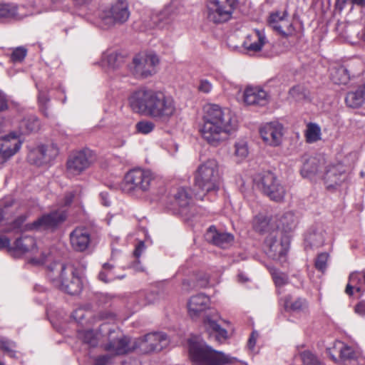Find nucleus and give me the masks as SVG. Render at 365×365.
<instances>
[{"mask_svg": "<svg viewBox=\"0 0 365 365\" xmlns=\"http://www.w3.org/2000/svg\"><path fill=\"white\" fill-rule=\"evenodd\" d=\"M203 110V124L200 128L202 137L208 144L216 147L236 128L237 121L228 109H222L218 105L207 104Z\"/></svg>", "mask_w": 365, "mask_h": 365, "instance_id": "nucleus-1", "label": "nucleus"}, {"mask_svg": "<svg viewBox=\"0 0 365 365\" xmlns=\"http://www.w3.org/2000/svg\"><path fill=\"white\" fill-rule=\"evenodd\" d=\"M129 103L135 113L163 121L168 120L175 112V103L170 96L145 88L133 92L129 98Z\"/></svg>", "mask_w": 365, "mask_h": 365, "instance_id": "nucleus-2", "label": "nucleus"}, {"mask_svg": "<svg viewBox=\"0 0 365 365\" xmlns=\"http://www.w3.org/2000/svg\"><path fill=\"white\" fill-rule=\"evenodd\" d=\"M188 344L190 356L194 365H227L238 361L235 357L213 349L197 336L190 339Z\"/></svg>", "mask_w": 365, "mask_h": 365, "instance_id": "nucleus-3", "label": "nucleus"}, {"mask_svg": "<svg viewBox=\"0 0 365 365\" xmlns=\"http://www.w3.org/2000/svg\"><path fill=\"white\" fill-rule=\"evenodd\" d=\"M48 277L55 287L69 294H78L82 290L81 278L71 266L54 262L48 267Z\"/></svg>", "mask_w": 365, "mask_h": 365, "instance_id": "nucleus-4", "label": "nucleus"}, {"mask_svg": "<svg viewBox=\"0 0 365 365\" xmlns=\"http://www.w3.org/2000/svg\"><path fill=\"white\" fill-rule=\"evenodd\" d=\"M218 162L210 158L199 165L195 174V186L202 192L216 191L220 183Z\"/></svg>", "mask_w": 365, "mask_h": 365, "instance_id": "nucleus-5", "label": "nucleus"}, {"mask_svg": "<svg viewBox=\"0 0 365 365\" xmlns=\"http://www.w3.org/2000/svg\"><path fill=\"white\" fill-rule=\"evenodd\" d=\"M153 176L150 170L134 169L128 172L122 184V190L127 193L148 190Z\"/></svg>", "mask_w": 365, "mask_h": 365, "instance_id": "nucleus-6", "label": "nucleus"}, {"mask_svg": "<svg viewBox=\"0 0 365 365\" xmlns=\"http://www.w3.org/2000/svg\"><path fill=\"white\" fill-rule=\"evenodd\" d=\"M38 249L36 247L35 239L31 236H24L17 238L12 245L11 255L14 257H19L27 252H31L35 255L34 257L29 259V262L34 265L43 264L47 259L49 252L47 251H41L40 256H37Z\"/></svg>", "mask_w": 365, "mask_h": 365, "instance_id": "nucleus-7", "label": "nucleus"}, {"mask_svg": "<svg viewBox=\"0 0 365 365\" xmlns=\"http://www.w3.org/2000/svg\"><path fill=\"white\" fill-rule=\"evenodd\" d=\"M130 15L128 1L118 0L112 4L108 9L103 11L101 19L103 26L110 28L116 24H123L128 20Z\"/></svg>", "mask_w": 365, "mask_h": 365, "instance_id": "nucleus-8", "label": "nucleus"}, {"mask_svg": "<svg viewBox=\"0 0 365 365\" xmlns=\"http://www.w3.org/2000/svg\"><path fill=\"white\" fill-rule=\"evenodd\" d=\"M235 7V0H208L207 18L215 24L227 22L232 18Z\"/></svg>", "mask_w": 365, "mask_h": 365, "instance_id": "nucleus-9", "label": "nucleus"}, {"mask_svg": "<svg viewBox=\"0 0 365 365\" xmlns=\"http://www.w3.org/2000/svg\"><path fill=\"white\" fill-rule=\"evenodd\" d=\"M257 181V186L262 190L264 194L268 196L275 202L280 203L285 195L283 186L279 183L275 175L269 171L263 172L259 174Z\"/></svg>", "mask_w": 365, "mask_h": 365, "instance_id": "nucleus-10", "label": "nucleus"}, {"mask_svg": "<svg viewBox=\"0 0 365 365\" xmlns=\"http://www.w3.org/2000/svg\"><path fill=\"white\" fill-rule=\"evenodd\" d=\"M268 24L274 31L284 37L292 36L295 34V28L287 9L272 12L268 18Z\"/></svg>", "mask_w": 365, "mask_h": 365, "instance_id": "nucleus-11", "label": "nucleus"}, {"mask_svg": "<svg viewBox=\"0 0 365 365\" xmlns=\"http://www.w3.org/2000/svg\"><path fill=\"white\" fill-rule=\"evenodd\" d=\"M168 343V340L165 334L153 332L135 339L134 348L139 349L143 353L159 351L167 346Z\"/></svg>", "mask_w": 365, "mask_h": 365, "instance_id": "nucleus-12", "label": "nucleus"}, {"mask_svg": "<svg viewBox=\"0 0 365 365\" xmlns=\"http://www.w3.org/2000/svg\"><path fill=\"white\" fill-rule=\"evenodd\" d=\"M93 158V153L89 149L73 153L67 160V172L73 175L81 174L91 165Z\"/></svg>", "mask_w": 365, "mask_h": 365, "instance_id": "nucleus-13", "label": "nucleus"}, {"mask_svg": "<svg viewBox=\"0 0 365 365\" xmlns=\"http://www.w3.org/2000/svg\"><path fill=\"white\" fill-rule=\"evenodd\" d=\"M158 63L159 59L155 54L137 56L133 58V73L136 78H146L155 73V66Z\"/></svg>", "mask_w": 365, "mask_h": 365, "instance_id": "nucleus-14", "label": "nucleus"}, {"mask_svg": "<svg viewBox=\"0 0 365 365\" xmlns=\"http://www.w3.org/2000/svg\"><path fill=\"white\" fill-rule=\"evenodd\" d=\"M22 142L16 133L0 138V165L6 163L21 148Z\"/></svg>", "mask_w": 365, "mask_h": 365, "instance_id": "nucleus-15", "label": "nucleus"}, {"mask_svg": "<svg viewBox=\"0 0 365 365\" xmlns=\"http://www.w3.org/2000/svg\"><path fill=\"white\" fill-rule=\"evenodd\" d=\"M66 218V211L58 209L42 215L32 223L31 227L36 230H53L62 224Z\"/></svg>", "mask_w": 365, "mask_h": 365, "instance_id": "nucleus-16", "label": "nucleus"}, {"mask_svg": "<svg viewBox=\"0 0 365 365\" xmlns=\"http://www.w3.org/2000/svg\"><path fill=\"white\" fill-rule=\"evenodd\" d=\"M259 134L267 145L276 147L282 143L283 126L277 122L268 123L260 127Z\"/></svg>", "mask_w": 365, "mask_h": 365, "instance_id": "nucleus-17", "label": "nucleus"}, {"mask_svg": "<svg viewBox=\"0 0 365 365\" xmlns=\"http://www.w3.org/2000/svg\"><path fill=\"white\" fill-rule=\"evenodd\" d=\"M115 331H109V342L106 344L105 349L112 351L115 354H123L130 351L137 349L134 348L135 340L132 342L128 336L117 335L116 337L113 336Z\"/></svg>", "mask_w": 365, "mask_h": 365, "instance_id": "nucleus-18", "label": "nucleus"}, {"mask_svg": "<svg viewBox=\"0 0 365 365\" xmlns=\"http://www.w3.org/2000/svg\"><path fill=\"white\" fill-rule=\"evenodd\" d=\"M264 243L269 257L281 262L285 261L288 245L287 242L278 240L277 232L267 236Z\"/></svg>", "mask_w": 365, "mask_h": 365, "instance_id": "nucleus-19", "label": "nucleus"}, {"mask_svg": "<svg viewBox=\"0 0 365 365\" xmlns=\"http://www.w3.org/2000/svg\"><path fill=\"white\" fill-rule=\"evenodd\" d=\"M218 319L217 313H210L205 317L203 323L208 334L210 336L214 335L215 339L221 343L227 339L228 336L227 330L218 324Z\"/></svg>", "mask_w": 365, "mask_h": 365, "instance_id": "nucleus-20", "label": "nucleus"}, {"mask_svg": "<svg viewBox=\"0 0 365 365\" xmlns=\"http://www.w3.org/2000/svg\"><path fill=\"white\" fill-rule=\"evenodd\" d=\"M70 242L72 248L78 252L86 250L91 243V234L84 227H78L70 233Z\"/></svg>", "mask_w": 365, "mask_h": 365, "instance_id": "nucleus-21", "label": "nucleus"}, {"mask_svg": "<svg viewBox=\"0 0 365 365\" xmlns=\"http://www.w3.org/2000/svg\"><path fill=\"white\" fill-rule=\"evenodd\" d=\"M300 215L294 212H287L274 216L276 229L284 233H290L297 228Z\"/></svg>", "mask_w": 365, "mask_h": 365, "instance_id": "nucleus-22", "label": "nucleus"}, {"mask_svg": "<svg viewBox=\"0 0 365 365\" xmlns=\"http://www.w3.org/2000/svg\"><path fill=\"white\" fill-rule=\"evenodd\" d=\"M24 6L14 3H0V20L1 21H19L27 16Z\"/></svg>", "mask_w": 365, "mask_h": 365, "instance_id": "nucleus-23", "label": "nucleus"}, {"mask_svg": "<svg viewBox=\"0 0 365 365\" xmlns=\"http://www.w3.org/2000/svg\"><path fill=\"white\" fill-rule=\"evenodd\" d=\"M205 238L208 242L221 248L230 247L234 241V236L232 235L227 232H220L217 230L214 225L210 226L207 229Z\"/></svg>", "mask_w": 365, "mask_h": 365, "instance_id": "nucleus-24", "label": "nucleus"}, {"mask_svg": "<svg viewBox=\"0 0 365 365\" xmlns=\"http://www.w3.org/2000/svg\"><path fill=\"white\" fill-rule=\"evenodd\" d=\"M252 226L254 230L261 235H270L277 232L274 217H268L264 213H259L254 217Z\"/></svg>", "mask_w": 365, "mask_h": 365, "instance_id": "nucleus-25", "label": "nucleus"}, {"mask_svg": "<svg viewBox=\"0 0 365 365\" xmlns=\"http://www.w3.org/2000/svg\"><path fill=\"white\" fill-rule=\"evenodd\" d=\"M324 231L319 225L311 226L304 235L306 249H314L322 247L324 243Z\"/></svg>", "mask_w": 365, "mask_h": 365, "instance_id": "nucleus-26", "label": "nucleus"}, {"mask_svg": "<svg viewBox=\"0 0 365 365\" xmlns=\"http://www.w3.org/2000/svg\"><path fill=\"white\" fill-rule=\"evenodd\" d=\"M267 42L264 29H255L251 34L247 35L243 43L244 48L248 52H258Z\"/></svg>", "mask_w": 365, "mask_h": 365, "instance_id": "nucleus-27", "label": "nucleus"}, {"mask_svg": "<svg viewBox=\"0 0 365 365\" xmlns=\"http://www.w3.org/2000/svg\"><path fill=\"white\" fill-rule=\"evenodd\" d=\"M244 101L247 105L265 106L267 102V93L258 87H248L244 92Z\"/></svg>", "mask_w": 365, "mask_h": 365, "instance_id": "nucleus-28", "label": "nucleus"}, {"mask_svg": "<svg viewBox=\"0 0 365 365\" xmlns=\"http://www.w3.org/2000/svg\"><path fill=\"white\" fill-rule=\"evenodd\" d=\"M209 302L210 299L203 294L191 297L187 302L188 313L190 317L197 318L208 307Z\"/></svg>", "mask_w": 365, "mask_h": 365, "instance_id": "nucleus-29", "label": "nucleus"}, {"mask_svg": "<svg viewBox=\"0 0 365 365\" xmlns=\"http://www.w3.org/2000/svg\"><path fill=\"white\" fill-rule=\"evenodd\" d=\"M325 163L321 156L308 157L304 158L301 168V174L304 178H312L316 175Z\"/></svg>", "mask_w": 365, "mask_h": 365, "instance_id": "nucleus-30", "label": "nucleus"}, {"mask_svg": "<svg viewBox=\"0 0 365 365\" xmlns=\"http://www.w3.org/2000/svg\"><path fill=\"white\" fill-rule=\"evenodd\" d=\"M342 173V165L338 163L328 168L324 177L327 189H334L340 186L341 183V175Z\"/></svg>", "mask_w": 365, "mask_h": 365, "instance_id": "nucleus-31", "label": "nucleus"}, {"mask_svg": "<svg viewBox=\"0 0 365 365\" xmlns=\"http://www.w3.org/2000/svg\"><path fill=\"white\" fill-rule=\"evenodd\" d=\"M205 194L203 195L198 194L193 195L191 190L188 187H180L174 194L176 202H178L179 205H189L190 203H192L193 197L197 200H202Z\"/></svg>", "mask_w": 365, "mask_h": 365, "instance_id": "nucleus-32", "label": "nucleus"}, {"mask_svg": "<svg viewBox=\"0 0 365 365\" xmlns=\"http://www.w3.org/2000/svg\"><path fill=\"white\" fill-rule=\"evenodd\" d=\"M38 153L41 155V158L37 163L47 164L57 157L58 155V148L57 145L53 143L41 145H39Z\"/></svg>", "mask_w": 365, "mask_h": 365, "instance_id": "nucleus-33", "label": "nucleus"}, {"mask_svg": "<svg viewBox=\"0 0 365 365\" xmlns=\"http://www.w3.org/2000/svg\"><path fill=\"white\" fill-rule=\"evenodd\" d=\"M345 101L346 105L351 108H358L362 106L365 103V85L356 91L348 93Z\"/></svg>", "mask_w": 365, "mask_h": 365, "instance_id": "nucleus-34", "label": "nucleus"}, {"mask_svg": "<svg viewBox=\"0 0 365 365\" xmlns=\"http://www.w3.org/2000/svg\"><path fill=\"white\" fill-rule=\"evenodd\" d=\"M151 21L153 25L150 27L163 29L171 21L170 8L167 7L158 13L153 14L151 16Z\"/></svg>", "mask_w": 365, "mask_h": 365, "instance_id": "nucleus-35", "label": "nucleus"}, {"mask_svg": "<svg viewBox=\"0 0 365 365\" xmlns=\"http://www.w3.org/2000/svg\"><path fill=\"white\" fill-rule=\"evenodd\" d=\"M284 306L287 309L299 312L306 310L308 307V304L305 299L297 298L292 300L291 297H287L284 300Z\"/></svg>", "mask_w": 365, "mask_h": 365, "instance_id": "nucleus-36", "label": "nucleus"}, {"mask_svg": "<svg viewBox=\"0 0 365 365\" xmlns=\"http://www.w3.org/2000/svg\"><path fill=\"white\" fill-rule=\"evenodd\" d=\"M103 61L107 63L109 67H118L123 62V56L115 51H108L103 55Z\"/></svg>", "mask_w": 365, "mask_h": 365, "instance_id": "nucleus-37", "label": "nucleus"}, {"mask_svg": "<svg viewBox=\"0 0 365 365\" xmlns=\"http://www.w3.org/2000/svg\"><path fill=\"white\" fill-rule=\"evenodd\" d=\"M309 91L302 85L293 86L289 89V97L296 101L304 100L309 96Z\"/></svg>", "mask_w": 365, "mask_h": 365, "instance_id": "nucleus-38", "label": "nucleus"}, {"mask_svg": "<svg viewBox=\"0 0 365 365\" xmlns=\"http://www.w3.org/2000/svg\"><path fill=\"white\" fill-rule=\"evenodd\" d=\"M114 266L109 263L103 264L102 269L98 274L99 280L108 283L115 279V275L113 272Z\"/></svg>", "mask_w": 365, "mask_h": 365, "instance_id": "nucleus-39", "label": "nucleus"}, {"mask_svg": "<svg viewBox=\"0 0 365 365\" xmlns=\"http://www.w3.org/2000/svg\"><path fill=\"white\" fill-rule=\"evenodd\" d=\"M320 128L314 123H309L307 125L305 136L307 142L309 143H315L320 139Z\"/></svg>", "mask_w": 365, "mask_h": 365, "instance_id": "nucleus-40", "label": "nucleus"}, {"mask_svg": "<svg viewBox=\"0 0 365 365\" xmlns=\"http://www.w3.org/2000/svg\"><path fill=\"white\" fill-rule=\"evenodd\" d=\"M331 359L337 364H340L342 360V343L337 341L333 347L327 349Z\"/></svg>", "mask_w": 365, "mask_h": 365, "instance_id": "nucleus-41", "label": "nucleus"}, {"mask_svg": "<svg viewBox=\"0 0 365 365\" xmlns=\"http://www.w3.org/2000/svg\"><path fill=\"white\" fill-rule=\"evenodd\" d=\"M78 336L82 341L90 346L95 347L98 342V334L93 330L83 331L78 333Z\"/></svg>", "mask_w": 365, "mask_h": 365, "instance_id": "nucleus-42", "label": "nucleus"}, {"mask_svg": "<svg viewBox=\"0 0 365 365\" xmlns=\"http://www.w3.org/2000/svg\"><path fill=\"white\" fill-rule=\"evenodd\" d=\"M361 355L360 348L357 345H344V361L357 360Z\"/></svg>", "mask_w": 365, "mask_h": 365, "instance_id": "nucleus-43", "label": "nucleus"}, {"mask_svg": "<svg viewBox=\"0 0 365 365\" xmlns=\"http://www.w3.org/2000/svg\"><path fill=\"white\" fill-rule=\"evenodd\" d=\"M63 200L61 205H70L71 204L78 205L81 203L80 192L78 190L68 191L64 194Z\"/></svg>", "mask_w": 365, "mask_h": 365, "instance_id": "nucleus-44", "label": "nucleus"}, {"mask_svg": "<svg viewBox=\"0 0 365 365\" xmlns=\"http://www.w3.org/2000/svg\"><path fill=\"white\" fill-rule=\"evenodd\" d=\"M21 127L24 128V130L21 131L22 134L26 133H31L38 129L39 123L36 118H29L21 121Z\"/></svg>", "mask_w": 365, "mask_h": 365, "instance_id": "nucleus-45", "label": "nucleus"}, {"mask_svg": "<svg viewBox=\"0 0 365 365\" xmlns=\"http://www.w3.org/2000/svg\"><path fill=\"white\" fill-rule=\"evenodd\" d=\"M300 357L304 365H324L322 362L309 351H302L300 354Z\"/></svg>", "mask_w": 365, "mask_h": 365, "instance_id": "nucleus-46", "label": "nucleus"}, {"mask_svg": "<svg viewBox=\"0 0 365 365\" xmlns=\"http://www.w3.org/2000/svg\"><path fill=\"white\" fill-rule=\"evenodd\" d=\"M0 346L9 356L13 358L16 356V351L14 350L16 348L15 342L0 336Z\"/></svg>", "mask_w": 365, "mask_h": 365, "instance_id": "nucleus-47", "label": "nucleus"}, {"mask_svg": "<svg viewBox=\"0 0 365 365\" xmlns=\"http://www.w3.org/2000/svg\"><path fill=\"white\" fill-rule=\"evenodd\" d=\"M155 126L154 123L145 120L137 123L135 128L139 133L147 135L154 130Z\"/></svg>", "mask_w": 365, "mask_h": 365, "instance_id": "nucleus-48", "label": "nucleus"}, {"mask_svg": "<svg viewBox=\"0 0 365 365\" xmlns=\"http://www.w3.org/2000/svg\"><path fill=\"white\" fill-rule=\"evenodd\" d=\"M235 155L240 159H244L247 156L248 148L245 141L240 140L235 144Z\"/></svg>", "mask_w": 365, "mask_h": 365, "instance_id": "nucleus-49", "label": "nucleus"}, {"mask_svg": "<svg viewBox=\"0 0 365 365\" xmlns=\"http://www.w3.org/2000/svg\"><path fill=\"white\" fill-rule=\"evenodd\" d=\"M329 255L327 253L323 252L318 255L316 260H315V267L317 269L324 273L327 269V261H328Z\"/></svg>", "mask_w": 365, "mask_h": 365, "instance_id": "nucleus-50", "label": "nucleus"}, {"mask_svg": "<svg viewBox=\"0 0 365 365\" xmlns=\"http://www.w3.org/2000/svg\"><path fill=\"white\" fill-rule=\"evenodd\" d=\"M272 276L277 287H281L287 283V275L283 272L274 270Z\"/></svg>", "mask_w": 365, "mask_h": 365, "instance_id": "nucleus-51", "label": "nucleus"}, {"mask_svg": "<svg viewBox=\"0 0 365 365\" xmlns=\"http://www.w3.org/2000/svg\"><path fill=\"white\" fill-rule=\"evenodd\" d=\"M49 101V98H48L46 93L43 92H40L38 95V103L41 112L46 115L48 116V113L47 112V103Z\"/></svg>", "mask_w": 365, "mask_h": 365, "instance_id": "nucleus-52", "label": "nucleus"}, {"mask_svg": "<svg viewBox=\"0 0 365 365\" xmlns=\"http://www.w3.org/2000/svg\"><path fill=\"white\" fill-rule=\"evenodd\" d=\"M26 56V49L24 47H18L12 52L11 58L14 62L21 61Z\"/></svg>", "mask_w": 365, "mask_h": 365, "instance_id": "nucleus-53", "label": "nucleus"}, {"mask_svg": "<svg viewBox=\"0 0 365 365\" xmlns=\"http://www.w3.org/2000/svg\"><path fill=\"white\" fill-rule=\"evenodd\" d=\"M26 217L24 215L19 216L16 219L14 220L11 223L10 227L5 230L6 232H13L16 230H19L21 228L23 223L25 222Z\"/></svg>", "mask_w": 365, "mask_h": 365, "instance_id": "nucleus-54", "label": "nucleus"}, {"mask_svg": "<svg viewBox=\"0 0 365 365\" xmlns=\"http://www.w3.org/2000/svg\"><path fill=\"white\" fill-rule=\"evenodd\" d=\"M38 151H39V146H38L36 149L33 150L29 153V160L31 163H33L37 166H41L42 165H44L45 163H37L41 158V155L38 153Z\"/></svg>", "mask_w": 365, "mask_h": 365, "instance_id": "nucleus-55", "label": "nucleus"}, {"mask_svg": "<svg viewBox=\"0 0 365 365\" xmlns=\"http://www.w3.org/2000/svg\"><path fill=\"white\" fill-rule=\"evenodd\" d=\"M94 365H112L111 355L106 354L98 356L95 359Z\"/></svg>", "mask_w": 365, "mask_h": 365, "instance_id": "nucleus-56", "label": "nucleus"}, {"mask_svg": "<svg viewBox=\"0 0 365 365\" xmlns=\"http://www.w3.org/2000/svg\"><path fill=\"white\" fill-rule=\"evenodd\" d=\"M197 89L199 91L204 93H209L212 89V86L210 81L206 79H202L200 81L199 86H197Z\"/></svg>", "mask_w": 365, "mask_h": 365, "instance_id": "nucleus-57", "label": "nucleus"}, {"mask_svg": "<svg viewBox=\"0 0 365 365\" xmlns=\"http://www.w3.org/2000/svg\"><path fill=\"white\" fill-rule=\"evenodd\" d=\"M141 297H144L145 299L138 302L140 306L154 303L157 299V294L153 292L148 293L146 296L142 294Z\"/></svg>", "mask_w": 365, "mask_h": 365, "instance_id": "nucleus-58", "label": "nucleus"}, {"mask_svg": "<svg viewBox=\"0 0 365 365\" xmlns=\"http://www.w3.org/2000/svg\"><path fill=\"white\" fill-rule=\"evenodd\" d=\"M6 249L7 252L11 255L12 245L9 237L4 235H0V250Z\"/></svg>", "mask_w": 365, "mask_h": 365, "instance_id": "nucleus-59", "label": "nucleus"}, {"mask_svg": "<svg viewBox=\"0 0 365 365\" xmlns=\"http://www.w3.org/2000/svg\"><path fill=\"white\" fill-rule=\"evenodd\" d=\"M9 97L0 91V112L6 110L9 108Z\"/></svg>", "mask_w": 365, "mask_h": 365, "instance_id": "nucleus-60", "label": "nucleus"}, {"mask_svg": "<svg viewBox=\"0 0 365 365\" xmlns=\"http://www.w3.org/2000/svg\"><path fill=\"white\" fill-rule=\"evenodd\" d=\"M8 207H0V224L6 223L11 217V215L7 210Z\"/></svg>", "mask_w": 365, "mask_h": 365, "instance_id": "nucleus-61", "label": "nucleus"}, {"mask_svg": "<svg viewBox=\"0 0 365 365\" xmlns=\"http://www.w3.org/2000/svg\"><path fill=\"white\" fill-rule=\"evenodd\" d=\"M145 249V243L143 242H139L137 245V246L135 247V249L134 250V252H133V255L134 256L136 257V258H139L140 256L141 255L142 252L144 251V250Z\"/></svg>", "mask_w": 365, "mask_h": 365, "instance_id": "nucleus-62", "label": "nucleus"}, {"mask_svg": "<svg viewBox=\"0 0 365 365\" xmlns=\"http://www.w3.org/2000/svg\"><path fill=\"white\" fill-rule=\"evenodd\" d=\"M355 312L360 315H365V301H361L355 306Z\"/></svg>", "mask_w": 365, "mask_h": 365, "instance_id": "nucleus-63", "label": "nucleus"}, {"mask_svg": "<svg viewBox=\"0 0 365 365\" xmlns=\"http://www.w3.org/2000/svg\"><path fill=\"white\" fill-rule=\"evenodd\" d=\"M258 336V334L257 331H253L248 340V346L250 349H252L256 344V339Z\"/></svg>", "mask_w": 365, "mask_h": 365, "instance_id": "nucleus-64", "label": "nucleus"}]
</instances>
